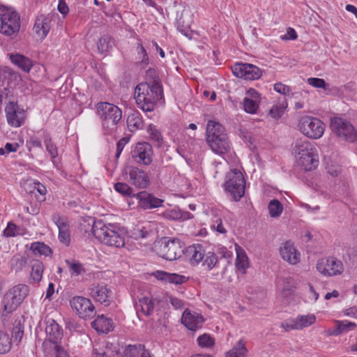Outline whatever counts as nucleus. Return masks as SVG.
<instances>
[{"instance_id":"f257e3e1","label":"nucleus","mask_w":357,"mask_h":357,"mask_svg":"<svg viewBox=\"0 0 357 357\" xmlns=\"http://www.w3.org/2000/svg\"><path fill=\"white\" fill-rule=\"evenodd\" d=\"M163 98V88L141 82L135 89V99L139 108L145 112H153L157 102Z\"/></svg>"},{"instance_id":"f03ea898","label":"nucleus","mask_w":357,"mask_h":357,"mask_svg":"<svg viewBox=\"0 0 357 357\" xmlns=\"http://www.w3.org/2000/svg\"><path fill=\"white\" fill-rule=\"evenodd\" d=\"M92 233L97 239L107 245L120 248L125 245L123 231L114 225H106L102 220H93Z\"/></svg>"},{"instance_id":"7ed1b4c3","label":"nucleus","mask_w":357,"mask_h":357,"mask_svg":"<svg viewBox=\"0 0 357 357\" xmlns=\"http://www.w3.org/2000/svg\"><path fill=\"white\" fill-rule=\"evenodd\" d=\"M30 288L24 284H18L8 289L3 295L0 306V314L7 317L22 303L29 296Z\"/></svg>"},{"instance_id":"20e7f679","label":"nucleus","mask_w":357,"mask_h":357,"mask_svg":"<svg viewBox=\"0 0 357 357\" xmlns=\"http://www.w3.org/2000/svg\"><path fill=\"white\" fill-rule=\"evenodd\" d=\"M223 186L232 201H240L245 195V180L241 171L234 169L228 172Z\"/></svg>"},{"instance_id":"39448f33","label":"nucleus","mask_w":357,"mask_h":357,"mask_svg":"<svg viewBox=\"0 0 357 357\" xmlns=\"http://www.w3.org/2000/svg\"><path fill=\"white\" fill-rule=\"evenodd\" d=\"M157 254L162 258L173 261L181 257L184 253L183 243L178 238L163 237L155 245Z\"/></svg>"},{"instance_id":"423d86ee","label":"nucleus","mask_w":357,"mask_h":357,"mask_svg":"<svg viewBox=\"0 0 357 357\" xmlns=\"http://www.w3.org/2000/svg\"><path fill=\"white\" fill-rule=\"evenodd\" d=\"M20 22L18 13L12 8L0 6V33L11 36L20 31Z\"/></svg>"},{"instance_id":"0eeeda50","label":"nucleus","mask_w":357,"mask_h":357,"mask_svg":"<svg viewBox=\"0 0 357 357\" xmlns=\"http://www.w3.org/2000/svg\"><path fill=\"white\" fill-rule=\"evenodd\" d=\"M298 127L304 135L311 139L320 138L325 130V125L320 119L310 116H303Z\"/></svg>"},{"instance_id":"6e6552de","label":"nucleus","mask_w":357,"mask_h":357,"mask_svg":"<svg viewBox=\"0 0 357 357\" xmlns=\"http://www.w3.org/2000/svg\"><path fill=\"white\" fill-rule=\"evenodd\" d=\"M332 131L340 139L349 142L357 139V133L353 125L347 120L334 117L331 121Z\"/></svg>"},{"instance_id":"1a4fd4ad","label":"nucleus","mask_w":357,"mask_h":357,"mask_svg":"<svg viewBox=\"0 0 357 357\" xmlns=\"http://www.w3.org/2000/svg\"><path fill=\"white\" fill-rule=\"evenodd\" d=\"M97 113L102 121L105 127L109 121L116 126L122 118V111L116 105L107 102H100L96 105Z\"/></svg>"},{"instance_id":"9d476101","label":"nucleus","mask_w":357,"mask_h":357,"mask_svg":"<svg viewBox=\"0 0 357 357\" xmlns=\"http://www.w3.org/2000/svg\"><path fill=\"white\" fill-rule=\"evenodd\" d=\"M72 309L80 318H93L96 315V309L91 300L84 296H74L70 300Z\"/></svg>"},{"instance_id":"9b49d317","label":"nucleus","mask_w":357,"mask_h":357,"mask_svg":"<svg viewBox=\"0 0 357 357\" xmlns=\"http://www.w3.org/2000/svg\"><path fill=\"white\" fill-rule=\"evenodd\" d=\"M234 75L245 80L259 79L262 76V70L257 66L248 63H236L231 66Z\"/></svg>"},{"instance_id":"f8f14e48","label":"nucleus","mask_w":357,"mask_h":357,"mask_svg":"<svg viewBox=\"0 0 357 357\" xmlns=\"http://www.w3.org/2000/svg\"><path fill=\"white\" fill-rule=\"evenodd\" d=\"M126 174L128 176V182L137 189H146L150 185L149 174L137 167H128L126 169Z\"/></svg>"},{"instance_id":"ddd939ff","label":"nucleus","mask_w":357,"mask_h":357,"mask_svg":"<svg viewBox=\"0 0 357 357\" xmlns=\"http://www.w3.org/2000/svg\"><path fill=\"white\" fill-rule=\"evenodd\" d=\"M8 123L12 127L19 128L24 123L26 114L23 109H20L17 102H9L5 107Z\"/></svg>"},{"instance_id":"4468645a","label":"nucleus","mask_w":357,"mask_h":357,"mask_svg":"<svg viewBox=\"0 0 357 357\" xmlns=\"http://www.w3.org/2000/svg\"><path fill=\"white\" fill-rule=\"evenodd\" d=\"M152 146L146 142H138L132 151L133 160L138 164L149 165L152 162Z\"/></svg>"},{"instance_id":"2eb2a0df","label":"nucleus","mask_w":357,"mask_h":357,"mask_svg":"<svg viewBox=\"0 0 357 357\" xmlns=\"http://www.w3.org/2000/svg\"><path fill=\"white\" fill-rule=\"evenodd\" d=\"M316 320L314 314L300 315L296 319H290L284 321L282 324V327L286 331L300 330L307 327L314 323Z\"/></svg>"},{"instance_id":"dca6fc26","label":"nucleus","mask_w":357,"mask_h":357,"mask_svg":"<svg viewBox=\"0 0 357 357\" xmlns=\"http://www.w3.org/2000/svg\"><path fill=\"white\" fill-rule=\"evenodd\" d=\"M135 197L138 199V206L144 210L159 208L164 202L163 199L145 190L137 193Z\"/></svg>"},{"instance_id":"f3484780","label":"nucleus","mask_w":357,"mask_h":357,"mask_svg":"<svg viewBox=\"0 0 357 357\" xmlns=\"http://www.w3.org/2000/svg\"><path fill=\"white\" fill-rule=\"evenodd\" d=\"M88 291L89 295L96 301L105 306L109 305V294L111 293V291L107 286L98 283H93L90 285Z\"/></svg>"},{"instance_id":"a211bd4d","label":"nucleus","mask_w":357,"mask_h":357,"mask_svg":"<svg viewBox=\"0 0 357 357\" xmlns=\"http://www.w3.org/2000/svg\"><path fill=\"white\" fill-rule=\"evenodd\" d=\"M52 221L59 229V239L66 245L70 242L69 225L65 217L60 216L58 213H54L52 216Z\"/></svg>"},{"instance_id":"6ab92c4d","label":"nucleus","mask_w":357,"mask_h":357,"mask_svg":"<svg viewBox=\"0 0 357 357\" xmlns=\"http://www.w3.org/2000/svg\"><path fill=\"white\" fill-rule=\"evenodd\" d=\"M185 257L192 266L199 264L204 259L205 256V250L201 244H193L184 248Z\"/></svg>"},{"instance_id":"aec40b11","label":"nucleus","mask_w":357,"mask_h":357,"mask_svg":"<svg viewBox=\"0 0 357 357\" xmlns=\"http://www.w3.org/2000/svg\"><path fill=\"white\" fill-rule=\"evenodd\" d=\"M204 319L202 315L192 314L188 309H185L181 317V323L188 330L195 331L202 326Z\"/></svg>"},{"instance_id":"412c9836","label":"nucleus","mask_w":357,"mask_h":357,"mask_svg":"<svg viewBox=\"0 0 357 357\" xmlns=\"http://www.w3.org/2000/svg\"><path fill=\"white\" fill-rule=\"evenodd\" d=\"M130 236L135 240L148 239L153 241L156 233L155 229L150 223H146L144 225H138L130 231Z\"/></svg>"},{"instance_id":"4be33fe9","label":"nucleus","mask_w":357,"mask_h":357,"mask_svg":"<svg viewBox=\"0 0 357 357\" xmlns=\"http://www.w3.org/2000/svg\"><path fill=\"white\" fill-rule=\"evenodd\" d=\"M91 326L98 333L102 334H107L114 328L113 320L104 314L98 315L91 322Z\"/></svg>"},{"instance_id":"5701e85b","label":"nucleus","mask_w":357,"mask_h":357,"mask_svg":"<svg viewBox=\"0 0 357 357\" xmlns=\"http://www.w3.org/2000/svg\"><path fill=\"white\" fill-rule=\"evenodd\" d=\"M282 258L291 264H296L300 261V253L290 241H286L280 250Z\"/></svg>"},{"instance_id":"b1692460","label":"nucleus","mask_w":357,"mask_h":357,"mask_svg":"<svg viewBox=\"0 0 357 357\" xmlns=\"http://www.w3.org/2000/svg\"><path fill=\"white\" fill-rule=\"evenodd\" d=\"M45 333L48 340L53 344L59 343L63 337L62 328L52 319L46 321Z\"/></svg>"},{"instance_id":"393cba45","label":"nucleus","mask_w":357,"mask_h":357,"mask_svg":"<svg viewBox=\"0 0 357 357\" xmlns=\"http://www.w3.org/2000/svg\"><path fill=\"white\" fill-rule=\"evenodd\" d=\"M207 144L212 151L218 154H224L229 150V142L227 133H222L217 138H214L213 141H208Z\"/></svg>"},{"instance_id":"a878e982","label":"nucleus","mask_w":357,"mask_h":357,"mask_svg":"<svg viewBox=\"0 0 357 357\" xmlns=\"http://www.w3.org/2000/svg\"><path fill=\"white\" fill-rule=\"evenodd\" d=\"M156 279L175 284L185 283L189 278L178 273H170L164 271H157L153 273Z\"/></svg>"},{"instance_id":"bb28decb","label":"nucleus","mask_w":357,"mask_h":357,"mask_svg":"<svg viewBox=\"0 0 357 357\" xmlns=\"http://www.w3.org/2000/svg\"><path fill=\"white\" fill-rule=\"evenodd\" d=\"M50 29V20L47 17L41 15L36 18L33 30L35 31L38 37L41 40L45 39L48 34Z\"/></svg>"},{"instance_id":"cd10ccee","label":"nucleus","mask_w":357,"mask_h":357,"mask_svg":"<svg viewBox=\"0 0 357 357\" xmlns=\"http://www.w3.org/2000/svg\"><path fill=\"white\" fill-rule=\"evenodd\" d=\"M29 264L31 267L29 283L34 284L40 282L45 268L43 263L38 259H33L30 260Z\"/></svg>"},{"instance_id":"c85d7f7f","label":"nucleus","mask_w":357,"mask_h":357,"mask_svg":"<svg viewBox=\"0 0 357 357\" xmlns=\"http://www.w3.org/2000/svg\"><path fill=\"white\" fill-rule=\"evenodd\" d=\"M298 162L305 171H312L318 166L319 159L317 155L314 153V151H312L299 156Z\"/></svg>"},{"instance_id":"c756f323","label":"nucleus","mask_w":357,"mask_h":357,"mask_svg":"<svg viewBox=\"0 0 357 357\" xmlns=\"http://www.w3.org/2000/svg\"><path fill=\"white\" fill-rule=\"evenodd\" d=\"M126 357H149L150 352L142 344H128L123 351Z\"/></svg>"},{"instance_id":"7c9ffc66","label":"nucleus","mask_w":357,"mask_h":357,"mask_svg":"<svg viewBox=\"0 0 357 357\" xmlns=\"http://www.w3.org/2000/svg\"><path fill=\"white\" fill-rule=\"evenodd\" d=\"M44 143L45 145L46 151L50 155L51 161L55 167L58 169H60L61 165L60 162H58V148L56 144L53 142L51 136L49 134H47L44 137Z\"/></svg>"},{"instance_id":"2f4dec72","label":"nucleus","mask_w":357,"mask_h":357,"mask_svg":"<svg viewBox=\"0 0 357 357\" xmlns=\"http://www.w3.org/2000/svg\"><path fill=\"white\" fill-rule=\"evenodd\" d=\"M10 59L13 64L24 73H29L33 66L31 59L20 54H10Z\"/></svg>"},{"instance_id":"473e14b6","label":"nucleus","mask_w":357,"mask_h":357,"mask_svg":"<svg viewBox=\"0 0 357 357\" xmlns=\"http://www.w3.org/2000/svg\"><path fill=\"white\" fill-rule=\"evenodd\" d=\"M225 133V128L219 123L212 120L208 121L206 126V142L213 141L214 138L218 136Z\"/></svg>"},{"instance_id":"72a5a7b5","label":"nucleus","mask_w":357,"mask_h":357,"mask_svg":"<svg viewBox=\"0 0 357 357\" xmlns=\"http://www.w3.org/2000/svg\"><path fill=\"white\" fill-rule=\"evenodd\" d=\"M127 125L129 130L132 132L143 129L144 122L141 114L139 112H135L129 114L127 119Z\"/></svg>"},{"instance_id":"f704fd0d","label":"nucleus","mask_w":357,"mask_h":357,"mask_svg":"<svg viewBox=\"0 0 357 357\" xmlns=\"http://www.w3.org/2000/svg\"><path fill=\"white\" fill-rule=\"evenodd\" d=\"M115 45L114 39L108 34L102 36L97 42L98 52L105 54L109 52Z\"/></svg>"},{"instance_id":"c9c22d12","label":"nucleus","mask_w":357,"mask_h":357,"mask_svg":"<svg viewBox=\"0 0 357 357\" xmlns=\"http://www.w3.org/2000/svg\"><path fill=\"white\" fill-rule=\"evenodd\" d=\"M326 266L329 269L331 276L340 275L344 271V266L342 261L335 257H331L326 259Z\"/></svg>"},{"instance_id":"e433bc0d","label":"nucleus","mask_w":357,"mask_h":357,"mask_svg":"<svg viewBox=\"0 0 357 357\" xmlns=\"http://www.w3.org/2000/svg\"><path fill=\"white\" fill-rule=\"evenodd\" d=\"M312 151H315V149L307 140L297 139L296 141L294 147V151L296 155L301 156Z\"/></svg>"},{"instance_id":"4c0bfd02","label":"nucleus","mask_w":357,"mask_h":357,"mask_svg":"<svg viewBox=\"0 0 357 357\" xmlns=\"http://www.w3.org/2000/svg\"><path fill=\"white\" fill-rule=\"evenodd\" d=\"M248 353L245 342L241 340L226 353L225 357H245Z\"/></svg>"},{"instance_id":"58836bf2","label":"nucleus","mask_w":357,"mask_h":357,"mask_svg":"<svg viewBox=\"0 0 357 357\" xmlns=\"http://www.w3.org/2000/svg\"><path fill=\"white\" fill-rule=\"evenodd\" d=\"M355 326L356 324L348 321L347 320L338 321L331 334L333 335H339L342 333H347L354 329Z\"/></svg>"},{"instance_id":"ea45409f","label":"nucleus","mask_w":357,"mask_h":357,"mask_svg":"<svg viewBox=\"0 0 357 357\" xmlns=\"http://www.w3.org/2000/svg\"><path fill=\"white\" fill-rule=\"evenodd\" d=\"M31 250L34 255L49 256L52 254V249L43 242H34L31 245Z\"/></svg>"},{"instance_id":"a19ab883","label":"nucleus","mask_w":357,"mask_h":357,"mask_svg":"<svg viewBox=\"0 0 357 357\" xmlns=\"http://www.w3.org/2000/svg\"><path fill=\"white\" fill-rule=\"evenodd\" d=\"M12 346V340L9 335L0 331V354H5L10 351Z\"/></svg>"},{"instance_id":"79ce46f5","label":"nucleus","mask_w":357,"mask_h":357,"mask_svg":"<svg viewBox=\"0 0 357 357\" xmlns=\"http://www.w3.org/2000/svg\"><path fill=\"white\" fill-rule=\"evenodd\" d=\"M268 208L271 218L279 217L283 211V205L276 199L270 201Z\"/></svg>"},{"instance_id":"37998d69","label":"nucleus","mask_w":357,"mask_h":357,"mask_svg":"<svg viewBox=\"0 0 357 357\" xmlns=\"http://www.w3.org/2000/svg\"><path fill=\"white\" fill-rule=\"evenodd\" d=\"M114 190L124 197H135L132 188L126 183L118 182L114 184Z\"/></svg>"},{"instance_id":"c03bdc74","label":"nucleus","mask_w":357,"mask_h":357,"mask_svg":"<svg viewBox=\"0 0 357 357\" xmlns=\"http://www.w3.org/2000/svg\"><path fill=\"white\" fill-rule=\"evenodd\" d=\"M24 324L20 320L15 321L12 329V338L14 342L20 343L24 335Z\"/></svg>"},{"instance_id":"a18cd8bd","label":"nucleus","mask_w":357,"mask_h":357,"mask_svg":"<svg viewBox=\"0 0 357 357\" xmlns=\"http://www.w3.org/2000/svg\"><path fill=\"white\" fill-rule=\"evenodd\" d=\"M218 257L213 252H205V256L202 261V266L206 267L209 271L212 270L218 263Z\"/></svg>"},{"instance_id":"49530a36","label":"nucleus","mask_w":357,"mask_h":357,"mask_svg":"<svg viewBox=\"0 0 357 357\" xmlns=\"http://www.w3.org/2000/svg\"><path fill=\"white\" fill-rule=\"evenodd\" d=\"M142 311L146 316H149L153 313L154 309L153 300L147 296H144L139 300Z\"/></svg>"},{"instance_id":"de8ad7c7","label":"nucleus","mask_w":357,"mask_h":357,"mask_svg":"<svg viewBox=\"0 0 357 357\" xmlns=\"http://www.w3.org/2000/svg\"><path fill=\"white\" fill-rule=\"evenodd\" d=\"M66 263L69 267L71 275H79L86 273L83 265L77 261L74 260L71 261L69 259H66Z\"/></svg>"},{"instance_id":"09e8293b","label":"nucleus","mask_w":357,"mask_h":357,"mask_svg":"<svg viewBox=\"0 0 357 357\" xmlns=\"http://www.w3.org/2000/svg\"><path fill=\"white\" fill-rule=\"evenodd\" d=\"M3 234L6 237H14L19 235H22V229L20 226L13 223V222H9L7 225V227L3 231Z\"/></svg>"},{"instance_id":"8fccbe9b","label":"nucleus","mask_w":357,"mask_h":357,"mask_svg":"<svg viewBox=\"0 0 357 357\" xmlns=\"http://www.w3.org/2000/svg\"><path fill=\"white\" fill-rule=\"evenodd\" d=\"M27 261L26 257L15 255L11 260V266L16 272H20L26 266Z\"/></svg>"},{"instance_id":"3c124183","label":"nucleus","mask_w":357,"mask_h":357,"mask_svg":"<svg viewBox=\"0 0 357 357\" xmlns=\"http://www.w3.org/2000/svg\"><path fill=\"white\" fill-rule=\"evenodd\" d=\"M147 132L150 135L151 139L157 142L158 146H160L162 143V137L156 126L153 124H150L148 127Z\"/></svg>"},{"instance_id":"603ef678","label":"nucleus","mask_w":357,"mask_h":357,"mask_svg":"<svg viewBox=\"0 0 357 357\" xmlns=\"http://www.w3.org/2000/svg\"><path fill=\"white\" fill-rule=\"evenodd\" d=\"M258 107L259 105L257 100H254L253 99L249 98L248 97L244 98L243 109L245 112L250 114H255Z\"/></svg>"},{"instance_id":"864d4df0","label":"nucleus","mask_w":357,"mask_h":357,"mask_svg":"<svg viewBox=\"0 0 357 357\" xmlns=\"http://www.w3.org/2000/svg\"><path fill=\"white\" fill-rule=\"evenodd\" d=\"M146 77L148 79V81L145 82L146 83L151 84L154 86L158 84L162 86L159 76L154 68L148 69L146 72Z\"/></svg>"},{"instance_id":"5fc2aeb1","label":"nucleus","mask_w":357,"mask_h":357,"mask_svg":"<svg viewBox=\"0 0 357 357\" xmlns=\"http://www.w3.org/2000/svg\"><path fill=\"white\" fill-rule=\"evenodd\" d=\"M239 250L242 251L243 255L241 257V252L236 250L237 252V258L236 261V265L238 269L241 270H245V268L248 267V261H247V257L243 250L240 247H238Z\"/></svg>"},{"instance_id":"6e6d98bb","label":"nucleus","mask_w":357,"mask_h":357,"mask_svg":"<svg viewBox=\"0 0 357 357\" xmlns=\"http://www.w3.org/2000/svg\"><path fill=\"white\" fill-rule=\"evenodd\" d=\"M137 51L138 55L139 56V58L141 59V60L139 61V63L141 65H144V66L149 65V58L148 54H147L146 50H145L144 47L142 44H137Z\"/></svg>"},{"instance_id":"4d7b16f0","label":"nucleus","mask_w":357,"mask_h":357,"mask_svg":"<svg viewBox=\"0 0 357 357\" xmlns=\"http://www.w3.org/2000/svg\"><path fill=\"white\" fill-rule=\"evenodd\" d=\"M198 344L201 347H209L214 344V340L208 334H203L197 338Z\"/></svg>"},{"instance_id":"13d9d810","label":"nucleus","mask_w":357,"mask_h":357,"mask_svg":"<svg viewBox=\"0 0 357 357\" xmlns=\"http://www.w3.org/2000/svg\"><path fill=\"white\" fill-rule=\"evenodd\" d=\"M346 254L348 255L349 259L357 261V233L356 237L354 239L352 246H349L346 249Z\"/></svg>"},{"instance_id":"bf43d9fd","label":"nucleus","mask_w":357,"mask_h":357,"mask_svg":"<svg viewBox=\"0 0 357 357\" xmlns=\"http://www.w3.org/2000/svg\"><path fill=\"white\" fill-rule=\"evenodd\" d=\"M286 106L275 105L269 110L271 117L278 119L282 117L284 113Z\"/></svg>"},{"instance_id":"052dcab7","label":"nucleus","mask_w":357,"mask_h":357,"mask_svg":"<svg viewBox=\"0 0 357 357\" xmlns=\"http://www.w3.org/2000/svg\"><path fill=\"white\" fill-rule=\"evenodd\" d=\"M211 227L220 234H226L227 230L222 225V220L219 217H215L212 221Z\"/></svg>"},{"instance_id":"680f3d73","label":"nucleus","mask_w":357,"mask_h":357,"mask_svg":"<svg viewBox=\"0 0 357 357\" xmlns=\"http://www.w3.org/2000/svg\"><path fill=\"white\" fill-rule=\"evenodd\" d=\"M307 83L319 89H326L327 84L324 79L318 77H310L307 80Z\"/></svg>"},{"instance_id":"e2e57ef3","label":"nucleus","mask_w":357,"mask_h":357,"mask_svg":"<svg viewBox=\"0 0 357 357\" xmlns=\"http://www.w3.org/2000/svg\"><path fill=\"white\" fill-rule=\"evenodd\" d=\"M326 259H322L319 260L317 264V271L325 276H331L329 269L326 266Z\"/></svg>"},{"instance_id":"0e129e2a","label":"nucleus","mask_w":357,"mask_h":357,"mask_svg":"<svg viewBox=\"0 0 357 357\" xmlns=\"http://www.w3.org/2000/svg\"><path fill=\"white\" fill-rule=\"evenodd\" d=\"M274 90L282 95H288L291 91L290 87L282 82L275 83L273 86Z\"/></svg>"},{"instance_id":"69168bd1","label":"nucleus","mask_w":357,"mask_h":357,"mask_svg":"<svg viewBox=\"0 0 357 357\" xmlns=\"http://www.w3.org/2000/svg\"><path fill=\"white\" fill-rule=\"evenodd\" d=\"M26 146L29 151H31L34 147L43 149L40 140L36 137H32L29 140H26Z\"/></svg>"},{"instance_id":"338daca9","label":"nucleus","mask_w":357,"mask_h":357,"mask_svg":"<svg viewBox=\"0 0 357 357\" xmlns=\"http://www.w3.org/2000/svg\"><path fill=\"white\" fill-rule=\"evenodd\" d=\"M181 210L180 209H172V210H169V211H166L165 213H164V215L168 218V219H170V220H180L181 219Z\"/></svg>"},{"instance_id":"774afa93","label":"nucleus","mask_w":357,"mask_h":357,"mask_svg":"<svg viewBox=\"0 0 357 357\" xmlns=\"http://www.w3.org/2000/svg\"><path fill=\"white\" fill-rule=\"evenodd\" d=\"M54 344V351L56 354L55 357H68V354L66 350L59 344V343H56Z\"/></svg>"}]
</instances>
